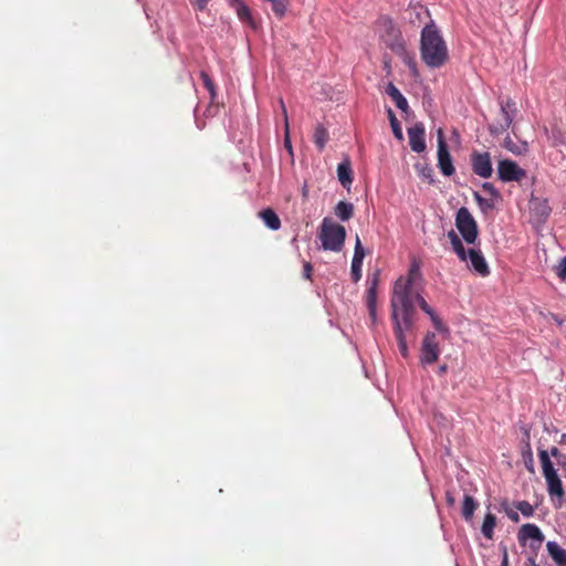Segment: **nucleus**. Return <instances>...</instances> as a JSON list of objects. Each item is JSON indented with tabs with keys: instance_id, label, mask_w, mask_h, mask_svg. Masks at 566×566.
<instances>
[{
	"instance_id": "nucleus-1",
	"label": "nucleus",
	"mask_w": 566,
	"mask_h": 566,
	"mask_svg": "<svg viewBox=\"0 0 566 566\" xmlns=\"http://www.w3.org/2000/svg\"><path fill=\"white\" fill-rule=\"evenodd\" d=\"M401 284L396 287V293L391 296V319L394 323V333L398 343V348L402 357L409 355L405 332L412 327V305Z\"/></svg>"
},
{
	"instance_id": "nucleus-2",
	"label": "nucleus",
	"mask_w": 566,
	"mask_h": 566,
	"mask_svg": "<svg viewBox=\"0 0 566 566\" xmlns=\"http://www.w3.org/2000/svg\"><path fill=\"white\" fill-rule=\"evenodd\" d=\"M421 59L429 67H441L448 59L447 44L431 20L421 31L420 39Z\"/></svg>"
},
{
	"instance_id": "nucleus-3",
	"label": "nucleus",
	"mask_w": 566,
	"mask_h": 566,
	"mask_svg": "<svg viewBox=\"0 0 566 566\" xmlns=\"http://www.w3.org/2000/svg\"><path fill=\"white\" fill-rule=\"evenodd\" d=\"M421 261L416 259L415 256L411 258L410 268L408 271L407 277H399L392 290V295L396 293V287L398 284H401L402 290H405L411 305H412V313L415 312V302L418 303L420 308L428 314L429 316H433L434 311L429 306V304L426 302V300L420 295L418 285L421 282Z\"/></svg>"
},
{
	"instance_id": "nucleus-4",
	"label": "nucleus",
	"mask_w": 566,
	"mask_h": 566,
	"mask_svg": "<svg viewBox=\"0 0 566 566\" xmlns=\"http://www.w3.org/2000/svg\"><path fill=\"white\" fill-rule=\"evenodd\" d=\"M539 462L543 469V475L547 483V491L551 495H556L563 499L565 495L562 481L554 469V464L549 459V454L546 450L538 451Z\"/></svg>"
},
{
	"instance_id": "nucleus-5",
	"label": "nucleus",
	"mask_w": 566,
	"mask_h": 566,
	"mask_svg": "<svg viewBox=\"0 0 566 566\" xmlns=\"http://www.w3.org/2000/svg\"><path fill=\"white\" fill-rule=\"evenodd\" d=\"M346 230L342 224L325 218L321 224L319 239L323 248H342L345 241Z\"/></svg>"
},
{
	"instance_id": "nucleus-6",
	"label": "nucleus",
	"mask_w": 566,
	"mask_h": 566,
	"mask_svg": "<svg viewBox=\"0 0 566 566\" xmlns=\"http://www.w3.org/2000/svg\"><path fill=\"white\" fill-rule=\"evenodd\" d=\"M517 113L516 104L512 98L500 101V114L494 123L490 124L489 130L492 135H500L506 132L512 125Z\"/></svg>"
},
{
	"instance_id": "nucleus-7",
	"label": "nucleus",
	"mask_w": 566,
	"mask_h": 566,
	"mask_svg": "<svg viewBox=\"0 0 566 566\" xmlns=\"http://www.w3.org/2000/svg\"><path fill=\"white\" fill-rule=\"evenodd\" d=\"M458 258L465 262L475 274L485 277L490 274L489 264L482 254V250H454Z\"/></svg>"
},
{
	"instance_id": "nucleus-8",
	"label": "nucleus",
	"mask_w": 566,
	"mask_h": 566,
	"mask_svg": "<svg viewBox=\"0 0 566 566\" xmlns=\"http://www.w3.org/2000/svg\"><path fill=\"white\" fill-rule=\"evenodd\" d=\"M455 223L464 241L468 244L474 243L478 237V226L474 218L465 207L458 210Z\"/></svg>"
},
{
	"instance_id": "nucleus-9",
	"label": "nucleus",
	"mask_w": 566,
	"mask_h": 566,
	"mask_svg": "<svg viewBox=\"0 0 566 566\" xmlns=\"http://www.w3.org/2000/svg\"><path fill=\"white\" fill-rule=\"evenodd\" d=\"M438 167L444 176H451L455 169L451 155L446 143L444 134L441 128L438 129Z\"/></svg>"
},
{
	"instance_id": "nucleus-10",
	"label": "nucleus",
	"mask_w": 566,
	"mask_h": 566,
	"mask_svg": "<svg viewBox=\"0 0 566 566\" xmlns=\"http://www.w3.org/2000/svg\"><path fill=\"white\" fill-rule=\"evenodd\" d=\"M497 175L499 179L504 182L521 181L526 176V171L515 161L503 159L497 164Z\"/></svg>"
},
{
	"instance_id": "nucleus-11",
	"label": "nucleus",
	"mask_w": 566,
	"mask_h": 566,
	"mask_svg": "<svg viewBox=\"0 0 566 566\" xmlns=\"http://www.w3.org/2000/svg\"><path fill=\"white\" fill-rule=\"evenodd\" d=\"M440 355L437 335L433 332H427L421 345V363L431 365L436 363Z\"/></svg>"
},
{
	"instance_id": "nucleus-12",
	"label": "nucleus",
	"mask_w": 566,
	"mask_h": 566,
	"mask_svg": "<svg viewBox=\"0 0 566 566\" xmlns=\"http://www.w3.org/2000/svg\"><path fill=\"white\" fill-rule=\"evenodd\" d=\"M470 161L472 166V170L475 175L482 178H490L493 172L491 155L486 151H472L470 156Z\"/></svg>"
},
{
	"instance_id": "nucleus-13",
	"label": "nucleus",
	"mask_w": 566,
	"mask_h": 566,
	"mask_svg": "<svg viewBox=\"0 0 566 566\" xmlns=\"http://www.w3.org/2000/svg\"><path fill=\"white\" fill-rule=\"evenodd\" d=\"M410 148L416 153H422L426 149L424 127L421 123L415 124L408 128Z\"/></svg>"
},
{
	"instance_id": "nucleus-14",
	"label": "nucleus",
	"mask_w": 566,
	"mask_h": 566,
	"mask_svg": "<svg viewBox=\"0 0 566 566\" xmlns=\"http://www.w3.org/2000/svg\"><path fill=\"white\" fill-rule=\"evenodd\" d=\"M386 45L396 54L405 55L406 54V46L405 41L396 28H394L391 24L389 25L387 30V38L384 39Z\"/></svg>"
},
{
	"instance_id": "nucleus-15",
	"label": "nucleus",
	"mask_w": 566,
	"mask_h": 566,
	"mask_svg": "<svg viewBox=\"0 0 566 566\" xmlns=\"http://www.w3.org/2000/svg\"><path fill=\"white\" fill-rule=\"evenodd\" d=\"M517 537L521 544H524L527 539H534L538 544H541L544 541V535L538 528V526L531 523L521 526Z\"/></svg>"
},
{
	"instance_id": "nucleus-16",
	"label": "nucleus",
	"mask_w": 566,
	"mask_h": 566,
	"mask_svg": "<svg viewBox=\"0 0 566 566\" xmlns=\"http://www.w3.org/2000/svg\"><path fill=\"white\" fill-rule=\"evenodd\" d=\"M230 7L235 11L242 22L249 24L252 29L256 28L251 10L243 0H230Z\"/></svg>"
},
{
	"instance_id": "nucleus-17",
	"label": "nucleus",
	"mask_w": 566,
	"mask_h": 566,
	"mask_svg": "<svg viewBox=\"0 0 566 566\" xmlns=\"http://www.w3.org/2000/svg\"><path fill=\"white\" fill-rule=\"evenodd\" d=\"M337 178L340 182V185L349 190L352 184H353V169H352V163L348 158H345L342 163L337 166Z\"/></svg>"
},
{
	"instance_id": "nucleus-18",
	"label": "nucleus",
	"mask_w": 566,
	"mask_h": 566,
	"mask_svg": "<svg viewBox=\"0 0 566 566\" xmlns=\"http://www.w3.org/2000/svg\"><path fill=\"white\" fill-rule=\"evenodd\" d=\"M365 252L366 250H355L350 266V277L354 283H357L363 276L361 266Z\"/></svg>"
},
{
	"instance_id": "nucleus-19",
	"label": "nucleus",
	"mask_w": 566,
	"mask_h": 566,
	"mask_svg": "<svg viewBox=\"0 0 566 566\" xmlns=\"http://www.w3.org/2000/svg\"><path fill=\"white\" fill-rule=\"evenodd\" d=\"M546 548L557 566H566V549L562 548L556 542H548Z\"/></svg>"
},
{
	"instance_id": "nucleus-20",
	"label": "nucleus",
	"mask_w": 566,
	"mask_h": 566,
	"mask_svg": "<svg viewBox=\"0 0 566 566\" xmlns=\"http://www.w3.org/2000/svg\"><path fill=\"white\" fill-rule=\"evenodd\" d=\"M386 93L395 102L397 108H399L402 112H407V109L409 107L408 102H407L406 97L400 93V91L392 83H389L387 85Z\"/></svg>"
},
{
	"instance_id": "nucleus-21",
	"label": "nucleus",
	"mask_w": 566,
	"mask_h": 566,
	"mask_svg": "<svg viewBox=\"0 0 566 566\" xmlns=\"http://www.w3.org/2000/svg\"><path fill=\"white\" fill-rule=\"evenodd\" d=\"M259 216L269 229H271V230L280 229L281 220L273 209H271V208L263 209L262 211L259 212Z\"/></svg>"
},
{
	"instance_id": "nucleus-22",
	"label": "nucleus",
	"mask_w": 566,
	"mask_h": 566,
	"mask_svg": "<svg viewBox=\"0 0 566 566\" xmlns=\"http://www.w3.org/2000/svg\"><path fill=\"white\" fill-rule=\"evenodd\" d=\"M479 503L471 495H464L462 504V516L467 522L472 521L475 510Z\"/></svg>"
},
{
	"instance_id": "nucleus-23",
	"label": "nucleus",
	"mask_w": 566,
	"mask_h": 566,
	"mask_svg": "<svg viewBox=\"0 0 566 566\" xmlns=\"http://www.w3.org/2000/svg\"><path fill=\"white\" fill-rule=\"evenodd\" d=\"M473 197L483 213L488 214L495 208V201L497 199L491 197L485 198L478 191L473 193Z\"/></svg>"
},
{
	"instance_id": "nucleus-24",
	"label": "nucleus",
	"mask_w": 566,
	"mask_h": 566,
	"mask_svg": "<svg viewBox=\"0 0 566 566\" xmlns=\"http://www.w3.org/2000/svg\"><path fill=\"white\" fill-rule=\"evenodd\" d=\"M496 525V516L492 513H486L481 527L483 536L488 539L493 538L494 527Z\"/></svg>"
},
{
	"instance_id": "nucleus-25",
	"label": "nucleus",
	"mask_w": 566,
	"mask_h": 566,
	"mask_svg": "<svg viewBox=\"0 0 566 566\" xmlns=\"http://www.w3.org/2000/svg\"><path fill=\"white\" fill-rule=\"evenodd\" d=\"M335 214L342 220L347 221L354 214V206L350 202L339 201L335 207Z\"/></svg>"
},
{
	"instance_id": "nucleus-26",
	"label": "nucleus",
	"mask_w": 566,
	"mask_h": 566,
	"mask_svg": "<svg viewBox=\"0 0 566 566\" xmlns=\"http://www.w3.org/2000/svg\"><path fill=\"white\" fill-rule=\"evenodd\" d=\"M328 132L323 125H317L314 132V143L318 150H323L327 140H328Z\"/></svg>"
},
{
	"instance_id": "nucleus-27",
	"label": "nucleus",
	"mask_w": 566,
	"mask_h": 566,
	"mask_svg": "<svg viewBox=\"0 0 566 566\" xmlns=\"http://www.w3.org/2000/svg\"><path fill=\"white\" fill-rule=\"evenodd\" d=\"M388 118H389L390 126H391L395 137L398 138L399 140H402L403 134H402L400 123L398 122V119L391 108H388Z\"/></svg>"
},
{
	"instance_id": "nucleus-28",
	"label": "nucleus",
	"mask_w": 566,
	"mask_h": 566,
	"mask_svg": "<svg viewBox=\"0 0 566 566\" xmlns=\"http://www.w3.org/2000/svg\"><path fill=\"white\" fill-rule=\"evenodd\" d=\"M200 78L202 80L205 87L208 90L210 94L211 102H213L217 95V88L212 78L206 71L200 72Z\"/></svg>"
},
{
	"instance_id": "nucleus-29",
	"label": "nucleus",
	"mask_w": 566,
	"mask_h": 566,
	"mask_svg": "<svg viewBox=\"0 0 566 566\" xmlns=\"http://www.w3.org/2000/svg\"><path fill=\"white\" fill-rule=\"evenodd\" d=\"M504 147L515 155H521L527 150L526 143H523L521 146H517L510 137H506L504 139Z\"/></svg>"
},
{
	"instance_id": "nucleus-30",
	"label": "nucleus",
	"mask_w": 566,
	"mask_h": 566,
	"mask_svg": "<svg viewBox=\"0 0 566 566\" xmlns=\"http://www.w3.org/2000/svg\"><path fill=\"white\" fill-rule=\"evenodd\" d=\"M269 1L272 3L273 12L279 18H282L286 12L289 0H269Z\"/></svg>"
},
{
	"instance_id": "nucleus-31",
	"label": "nucleus",
	"mask_w": 566,
	"mask_h": 566,
	"mask_svg": "<svg viewBox=\"0 0 566 566\" xmlns=\"http://www.w3.org/2000/svg\"><path fill=\"white\" fill-rule=\"evenodd\" d=\"M280 104H281L282 113H283V116H284V119H285L284 146L292 154V144H291V140H290V137H289L287 112H286V108H285L283 99H280Z\"/></svg>"
},
{
	"instance_id": "nucleus-32",
	"label": "nucleus",
	"mask_w": 566,
	"mask_h": 566,
	"mask_svg": "<svg viewBox=\"0 0 566 566\" xmlns=\"http://www.w3.org/2000/svg\"><path fill=\"white\" fill-rule=\"evenodd\" d=\"M516 509L526 517H530L534 514V507L527 501L517 502Z\"/></svg>"
},
{
	"instance_id": "nucleus-33",
	"label": "nucleus",
	"mask_w": 566,
	"mask_h": 566,
	"mask_svg": "<svg viewBox=\"0 0 566 566\" xmlns=\"http://www.w3.org/2000/svg\"><path fill=\"white\" fill-rule=\"evenodd\" d=\"M377 303V289L367 287L366 291V305L367 307H374Z\"/></svg>"
},
{
	"instance_id": "nucleus-34",
	"label": "nucleus",
	"mask_w": 566,
	"mask_h": 566,
	"mask_svg": "<svg viewBox=\"0 0 566 566\" xmlns=\"http://www.w3.org/2000/svg\"><path fill=\"white\" fill-rule=\"evenodd\" d=\"M482 189L491 198L500 199L501 197L499 190L491 182H484Z\"/></svg>"
},
{
	"instance_id": "nucleus-35",
	"label": "nucleus",
	"mask_w": 566,
	"mask_h": 566,
	"mask_svg": "<svg viewBox=\"0 0 566 566\" xmlns=\"http://www.w3.org/2000/svg\"><path fill=\"white\" fill-rule=\"evenodd\" d=\"M379 275H380L379 270H375L371 274L368 275V279H367L368 287H374V289L378 287Z\"/></svg>"
},
{
	"instance_id": "nucleus-36",
	"label": "nucleus",
	"mask_w": 566,
	"mask_h": 566,
	"mask_svg": "<svg viewBox=\"0 0 566 566\" xmlns=\"http://www.w3.org/2000/svg\"><path fill=\"white\" fill-rule=\"evenodd\" d=\"M431 321H432V324L433 326L436 327V329L438 332H448V327L444 325V323L442 322V319L436 315V313H433V316H430Z\"/></svg>"
},
{
	"instance_id": "nucleus-37",
	"label": "nucleus",
	"mask_w": 566,
	"mask_h": 566,
	"mask_svg": "<svg viewBox=\"0 0 566 566\" xmlns=\"http://www.w3.org/2000/svg\"><path fill=\"white\" fill-rule=\"evenodd\" d=\"M557 275L560 279H566V256L562 259L557 266Z\"/></svg>"
},
{
	"instance_id": "nucleus-38",
	"label": "nucleus",
	"mask_w": 566,
	"mask_h": 566,
	"mask_svg": "<svg viewBox=\"0 0 566 566\" xmlns=\"http://www.w3.org/2000/svg\"><path fill=\"white\" fill-rule=\"evenodd\" d=\"M210 0H191V3L196 10L203 11Z\"/></svg>"
},
{
	"instance_id": "nucleus-39",
	"label": "nucleus",
	"mask_w": 566,
	"mask_h": 566,
	"mask_svg": "<svg viewBox=\"0 0 566 566\" xmlns=\"http://www.w3.org/2000/svg\"><path fill=\"white\" fill-rule=\"evenodd\" d=\"M313 266L310 262H304L303 264V276L307 280L312 276Z\"/></svg>"
},
{
	"instance_id": "nucleus-40",
	"label": "nucleus",
	"mask_w": 566,
	"mask_h": 566,
	"mask_svg": "<svg viewBox=\"0 0 566 566\" xmlns=\"http://www.w3.org/2000/svg\"><path fill=\"white\" fill-rule=\"evenodd\" d=\"M420 176L424 179H428L430 182L433 181L432 179V169L429 168V167H424L422 168V170L420 171Z\"/></svg>"
},
{
	"instance_id": "nucleus-41",
	"label": "nucleus",
	"mask_w": 566,
	"mask_h": 566,
	"mask_svg": "<svg viewBox=\"0 0 566 566\" xmlns=\"http://www.w3.org/2000/svg\"><path fill=\"white\" fill-rule=\"evenodd\" d=\"M449 237L451 238V241H452L453 248H463V245H462V243H461L460 239L457 237V234H455L453 231H451V232L449 233Z\"/></svg>"
},
{
	"instance_id": "nucleus-42",
	"label": "nucleus",
	"mask_w": 566,
	"mask_h": 566,
	"mask_svg": "<svg viewBox=\"0 0 566 566\" xmlns=\"http://www.w3.org/2000/svg\"><path fill=\"white\" fill-rule=\"evenodd\" d=\"M505 512L509 516V518L512 521V522H515L517 523L520 521V515L517 512H514L512 510H509L507 507L505 509Z\"/></svg>"
},
{
	"instance_id": "nucleus-43",
	"label": "nucleus",
	"mask_w": 566,
	"mask_h": 566,
	"mask_svg": "<svg viewBox=\"0 0 566 566\" xmlns=\"http://www.w3.org/2000/svg\"><path fill=\"white\" fill-rule=\"evenodd\" d=\"M558 465L563 469L564 474L566 476V455L559 458Z\"/></svg>"
},
{
	"instance_id": "nucleus-44",
	"label": "nucleus",
	"mask_w": 566,
	"mask_h": 566,
	"mask_svg": "<svg viewBox=\"0 0 566 566\" xmlns=\"http://www.w3.org/2000/svg\"><path fill=\"white\" fill-rule=\"evenodd\" d=\"M367 308H368V313H369V316H370V318H371L373 323H375V322H376V319H377V315H376V306H374V307H367Z\"/></svg>"
},
{
	"instance_id": "nucleus-45",
	"label": "nucleus",
	"mask_w": 566,
	"mask_h": 566,
	"mask_svg": "<svg viewBox=\"0 0 566 566\" xmlns=\"http://www.w3.org/2000/svg\"><path fill=\"white\" fill-rule=\"evenodd\" d=\"M551 454L557 459V461L559 460L560 457H563L564 454L559 452V450L556 448V447H553L551 449Z\"/></svg>"
},
{
	"instance_id": "nucleus-46",
	"label": "nucleus",
	"mask_w": 566,
	"mask_h": 566,
	"mask_svg": "<svg viewBox=\"0 0 566 566\" xmlns=\"http://www.w3.org/2000/svg\"><path fill=\"white\" fill-rule=\"evenodd\" d=\"M447 503L450 506L454 505V503H455L454 497L450 493H447Z\"/></svg>"
},
{
	"instance_id": "nucleus-47",
	"label": "nucleus",
	"mask_w": 566,
	"mask_h": 566,
	"mask_svg": "<svg viewBox=\"0 0 566 566\" xmlns=\"http://www.w3.org/2000/svg\"><path fill=\"white\" fill-rule=\"evenodd\" d=\"M501 566H509V557L506 552L504 553Z\"/></svg>"
},
{
	"instance_id": "nucleus-48",
	"label": "nucleus",
	"mask_w": 566,
	"mask_h": 566,
	"mask_svg": "<svg viewBox=\"0 0 566 566\" xmlns=\"http://www.w3.org/2000/svg\"><path fill=\"white\" fill-rule=\"evenodd\" d=\"M559 443H560V444H565V446H566V433H563V434L560 436Z\"/></svg>"
},
{
	"instance_id": "nucleus-49",
	"label": "nucleus",
	"mask_w": 566,
	"mask_h": 566,
	"mask_svg": "<svg viewBox=\"0 0 566 566\" xmlns=\"http://www.w3.org/2000/svg\"><path fill=\"white\" fill-rule=\"evenodd\" d=\"M355 248H356V249L361 248V243H360V241H359V239H358V238H357V240H356V245H355Z\"/></svg>"
},
{
	"instance_id": "nucleus-50",
	"label": "nucleus",
	"mask_w": 566,
	"mask_h": 566,
	"mask_svg": "<svg viewBox=\"0 0 566 566\" xmlns=\"http://www.w3.org/2000/svg\"><path fill=\"white\" fill-rule=\"evenodd\" d=\"M530 563H531V566H538V565H536V563H535V559H534V558H530Z\"/></svg>"
},
{
	"instance_id": "nucleus-51",
	"label": "nucleus",
	"mask_w": 566,
	"mask_h": 566,
	"mask_svg": "<svg viewBox=\"0 0 566 566\" xmlns=\"http://www.w3.org/2000/svg\"><path fill=\"white\" fill-rule=\"evenodd\" d=\"M440 369H441V371H446L447 366H442Z\"/></svg>"
},
{
	"instance_id": "nucleus-52",
	"label": "nucleus",
	"mask_w": 566,
	"mask_h": 566,
	"mask_svg": "<svg viewBox=\"0 0 566 566\" xmlns=\"http://www.w3.org/2000/svg\"><path fill=\"white\" fill-rule=\"evenodd\" d=\"M408 63L415 67V63L411 60Z\"/></svg>"
}]
</instances>
